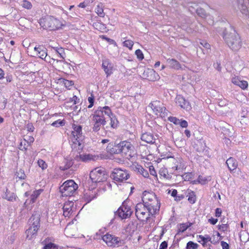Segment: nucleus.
I'll return each instance as SVG.
<instances>
[{
	"mask_svg": "<svg viewBox=\"0 0 249 249\" xmlns=\"http://www.w3.org/2000/svg\"><path fill=\"white\" fill-rule=\"evenodd\" d=\"M158 211L157 206L151 208L143 203H138L135 206V215L137 218L142 221L149 222L150 215H153Z\"/></svg>",
	"mask_w": 249,
	"mask_h": 249,
	"instance_id": "obj_1",
	"label": "nucleus"
},
{
	"mask_svg": "<svg viewBox=\"0 0 249 249\" xmlns=\"http://www.w3.org/2000/svg\"><path fill=\"white\" fill-rule=\"evenodd\" d=\"M223 38L228 46L234 51H238L242 46V41L239 35L233 29L225 30Z\"/></svg>",
	"mask_w": 249,
	"mask_h": 249,
	"instance_id": "obj_2",
	"label": "nucleus"
},
{
	"mask_svg": "<svg viewBox=\"0 0 249 249\" xmlns=\"http://www.w3.org/2000/svg\"><path fill=\"white\" fill-rule=\"evenodd\" d=\"M40 215L39 213H34L29 218L28 223L29 228L26 230V238L32 240L37 234V232L40 228Z\"/></svg>",
	"mask_w": 249,
	"mask_h": 249,
	"instance_id": "obj_3",
	"label": "nucleus"
},
{
	"mask_svg": "<svg viewBox=\"0 0 249 249\" xmlns=\"http://www.w3.org/2000/svg\"><path fill=\"white\" fill-rule=\"evenodd\" d=\"M117 153H121L126 159H130L135 155L134 147L130 142L124 141L120 142L116 146Z\"/></svg>",
	"mask_w": 249,
	"mask_h": 249,
	"instance_id": "obj_4",
	"label": "nucleus"
},
{
	"mask_svg": "<svg viewBox=\"0 0 249 249\" xmlns=\"http://www.w3.org/2000/svg\"><path fill=\"white\" fill-rule=\"evenodd\" d=\"M72 127L73 130L71 131V141L72 142L71 146L72 148H75L77 145L78 149H81L82 148V142L84 137L82 135V127L80 125L73 124Z\"/></svg>",
	"mask_w": 249,
	"mask_h": 249,
	"instance_id": "obj_5",
	"label": "nucleus"
},
{
	"mask_svg": "<svg viewBox=\"0 0 249 249\" xmlns=\"http://www.w3.org/2000/svg\"><path fill=\"white\" fill-rule=\"evenodd\" d=\"M142 200L143 204L151 208H155L157 206L159 211L160 203L154 193L144 191L142 194Z\"/></svg>",
	"mask_w": 249,
	"mask_h": 249,
	"instance_id": "obj_6",
	"label": "nucleus"
},
{
	"mask_svg": "<svg viewBox=\"0 0 249 249\" xmlns=\"http://www.w3.org/2000/svg\"><path fill=\"white\" fill-rule=\"evenodd\" d=\"M39 23L44 29L50 30L57 29L60 25L59 20L53 17H45L40 19Z\"/></svg>",
	"mask_w": 249,
	"mask_h": 249,
	"instance_id": "obj_7",
	"label": "nucleus"
},
{
	"mask_svg": "<svg viewBox=\"0 0 249 249\" xmlns=\"http://www.w3.org/2000/svg\"><path fill=\"white\" fill-rule=\"evenodd\" d=\"M78 188V185L72 180L65 181L60 187V192L63 196H71Z\"/></svg>",
	"mask_w": 249,
	"mask_h": 249,
	"instance_id": "obj_8",
	"label": "nucleus"
},
{
	"mask_svg": "<svg viewBox=\"0 0 249 249\" xmlns=\"http://www.w3.org/2000/svg\"><path fill=\"white\" fill-rule=\"evenodd\" d=\"M89 176L92 182L96 184L104 182L107 178V175L105 170L100 168H96L92 170L90 173Z\"/></svg>",
	"mask_w": 249,
	"mask_h": 249,
	"instance_id": "obj_9",
	"label": "nucleus"
},
{
	"mask_svg": "<svg viewBox=\"0 0 249 249\" xmlns=\"http://www.w3.org/2000/svg\"><path fill=\"white\" fill-rule=\"evenodd\" d=\"M111 177L118 182H124L130 177L128 172L121 168H115L112 171Z\"/></svg>",
	"mask_w": 249,
	"mask_h": 249,
	"instance_id": "obj_10",
	"label": "nucleus"
},
{
	"mask_svg": "<svg viewBox=\"0 0 249 249\" xmlns=\"http://www.w3.org/2000/svg\"><path fill=\"white\" fill-rule=\"evenodd\" d=\"M154 113L160 116L161 118H164L167 116L168 111L163 106H161L160 102L158 101H155L149 104Z\"/></svg>",
	"mask_w": 249,
	"mask_h": 249,
	"instance_id": "obj_11",
	"label": "nucleus"
},
{
	"mask_svg": "<svg viewBox=\"0 0 249 249\" xmlns=\"http://www.w3.org/2000/svg\"><path fill=\"white\" fill-rule=\"evenodd\" d=\"M132 212L130 207L127 205L126 202L124 201L122 206L118 209L116 214L122 219H126L130 217Z\"/></svg>",
	"mask_w": 249,
	"mask_h": 249,
	"instance_id": "obj_12",
	"label": "nucleus"
},
{
	"mask_svg": "<svg viewBox=\"0 0 249 249\" xmlns=\"http://www.w3.org/2000/svg\"><path fill=\"white\" fill-rule=\"evenodd\" d=\"M102 239L108 246L113 247L118 245L120 241L119 238L108 233L104 235Z\"/></svg>",
	"mask_w": 249,
	"mask_h": 249,
	"instance_id": "obj_13",
	"label": "nucleus"
},
{
	"mask_svg": "<svg viewBox=\"0 0 249 249\" xmlns=\"http://www.w3.org/2000/svg\"><path fill=\"white\" fill-rule=\"evenodd\" d=\"M34 50L36 52V55L46 62H50V57L48 56L47 50L43 46L39 45L34 48Z\"/></svg>",
	"mask_w": 249,
	"mask_h": 249,
	"instance_id": "obj_14",
	"label": "nucleus"
},
{
	"mask_svg": "<svg viewBox=\"0 0 249 249\" xmlns=\"http://www.w3.org/2000/svg\"><path fill=\"white\" fill-rule=\"evenodd\" d=\"M233 7L236 10H239L242 14L247 15L248 9L244 3V0H234L233 2Z\"/></svg>",
	"mask_w": 249,
	"mask_h": 249,
	"instance_id": "obj_15",
	"label": "nucleus"
},
{
	"mask_svg": "<svg viewBox=\"0 0 249 249\" xmlns=\"http://www.w3.org/2000/svg\"><path fill=\"white\" fill-rule=\"evenodd\" d=\"M143 76L145 79L150 81H155L160 78L159 74L152 69H148L144 71Z\"/></svg>",
	"mask_w": 249,
	"mask_h": 249,
	"instance_id": "obj_16",
	"label": "nucleus"
},
{
	"mask_svg": "<svg viewBox=\"0 0 249 249\" xmlns=\"http://www.w3.org/2000/svg\"><path fill=\"white\" fill-rule=\"evenodd\" d=\"M176 103L182 108L188 110L191 108L189 102L181 95H177L176 98Z\"/></svg>",
	"mask_w": 249,
	"mask_h": 249,
	"instance_id": "obj_17",
	"label": "nucleus"
},
{
	"mask_svg": "<svg viewBox=\"0 0 249 249\" xmlns=\"http://www.w3.org/2000/svg\"><path fill=\"white\" fill-rule=\"evenodd\" d=\"M93 122H96L99 124H102L103 126L106 124V121L105 117L103 116V112L100 111H96L93 116Z\"/></svg>",
	"mask_w": 249,
	"mask_h": 249,
	"instance_id": "obj_18",
	"label": "nucleus"
},
{
	"mask_svg": "<svg viewBox=\"0 0 249 249\" xmlns=\"http://www.w3.org/2000/svg\"><path fill=\"white\" fill-rule=\"evenodd\" d=\"M74 204L72 201H68L65 203L63 209V215L65 217H70L72 213V207Z\"/></svg>",
	"mask_w": 249,
	"mask_h": 249,
	"instance_id": "obj_19",
	"label": "nucleus"
},
{
	"mask_svg": "<svg viewBox=\"0 0 249 249\" xmlns=\"http://www.w3.org/2000/svg\"><path fill=\"white\" fill-rule=\"evenodd\" d=\"M76 160L82 161H88L89 160H96L99 158L98 156L90 154L79 155L76 157Z\"/></svg>",
	"mask_w": 249,
	"mask_h": 249,
	"instance_id": "obj_20",
	"label": "nucleus"
},
{
	"mask_svg": "<svg viewBox=\"0 0 249 249\" xmlns=\"http://www.w3.org/2000/svg\"><path fill=\"white\" fill-rule=\"evenodd\" d=\"M102 67L107 76L110 75L112 73L113 66L108 60L103 61Z\"/></svg>",
	"mask_w": 249,
	"mask_h": 249,
	"instance_id": "obj_21",
	"label": "nucleus"
},
{
	"mask_svg": "<svg viewBox=\"0 0 249 249\" xmlns=\"http://www.w3.org/2000/svg\"><path fill=\"white\" fill-rule=\"evenodd\" d=\"M141 139L142 141L148 143H154L156 141V139L153 135L149 132L143 133L142 135Z\"/></svg>",
	"mask_w": 249,
	"mask_h": 249,
	"instance_id": "obj_22",
	"label": "nucleus"
},
{
	"mask_svg": "<svg viewBox=\"0 0 249 249\" xmlns=\"http://www.w3.org/2000/svg\"><path fill=\"white\" fill-rule=\"evenodd\" d=\"M226 164L230 171H233L236 169L237 167V162L233 158H229L226 161Z\"/></svg>",
	"mask_w": 249,
	"mask_h": 249,
	"instance_id": "obj_23",
	"label": "nucleus"
},
{
	"mask_svg": "<svg viewBox=\"0 0 249 249\" xmlns=\"http://www.w3.org/2000/svg\"><path fill=\"white\" fill-rule=\"evenodd\" d=\"M3 197L8 201H13L16 200L17 196L14 193L10 192L6 188Z\"/></svg>",
	"mask_w": 249,
	"mask_h": 249,
	"instance_id": "obj_24",
	"label": "nucleus"
},
{
	"mask_svg": "<svg viewBox=\"0 0 249 249\" xmlns=\"http://www.w3.org/2000/svg\"><path fill=\"white\" fill-rule=\"evenodd\" d=\"M167 62L169 66L175 70H179L181 69V65L180 63L175 59H168Z\"/></svg>",
	"mask_w": 249,
	"mask_h": 249,
	"instance_id": "obj_25",
	"label": "nucleus"
},
{
	"mask_svg": "<svg viewBox=\"0 0 249 249\" xmlns=\"http://www.w3.org/2000/svg\"><path fill=\"white\" fill-rule=\"evenodd\" d=\"M96 111L103 112V116L104 117L105 115H107L108 117H111V116H112L113 115L110 107L108 106H105L104 107H100Z\"/></svg>",
	"mask_w": 249,
	"mask_h": 249,
	"instance_id": "obj_26",
	"label": "nucleus"
},
{
	"mask_svg": "<svg viewBox=\"0 0 249 249\" xmlns=\"http://www.w3.org/2000/svg\"><path fill=\"white\" fill-rule=\"evenodd\" d=\"M42 189H39L37 190H36L33 192V194L31 195V199L30 200V203H34L35 202L36 198L38 197V196L40 195L41 193L42 192Z\"/></svg>",
	"mask_w": 249,
	"mask_h": 249,
	"instance_id": "obj_27",
	"label": "nucleus"
},
{
	"mask_svg": "<svg viewBox=\"0 0 249 249\" xmlns=\"http://www.w3.org/2000/svg\"><path fill=\"white\" fill-rule=\"evenodd\" d=\"M49 47H51L53 48L56 53H57L61 58H64L65 54L64 52V50L62 47H53L52 46H49Z\"/></svg>",
	"mask_w": 249,
	"mask_h": 249,
	"instance_id": "obj_28",
	"label": "nucleus"
},
{
	"mask_svg": "<svg viewBox=\"0 0 249 249\" xmlns=\"http://www.w3.org/2000/svg\"><path fill=\"white\" fill-rule=\"evenodd\" d=\"M29 146V144L27 143L26 141H25L24 139L22 140L19 145H18V148L22 151H26L28 147Z\"/></svg>",
	"mask_w": 249,
	"mask_h": 249,
	"instance_id": "obj_29",
	"label": "nucleus"
},
{
	"mask_svg": "<svg viewBox=\"0 0 249 249\" xmlns=\"http://www.w3.org/2000/svg\"><path fill=\"white\" fill-rule=\"evenodd\" d=\"M95 12L100 17H104L105 13L102 5H98L95 9Z\"/></svg>",
	"mask_w": 249,
	"mask_h": 249,
	"instance_id": "obj_30",
	"label": "nucleus"
},
{
	"mask_svg": "<svg viewBox=\"0 0 249 249\" xmlns=\"http://www.w3.org/2000/svg\"><path fill=\"white\" fill-rule=\"evenodd\" d=\"M139 172L144 178H148L149 177V174L148 171L144 169L142 166H139L137 168Z\"/></svg>",
	"mask_w": 249,
	"mask_h": 249,
	"instance_id": "obj_31",
	"label": "nucleus"
},
{
	"mask_svg": "<svg viewBox=\"0 0 249 249\" xmlns=\"http://www.w3.org/2000/svg\"><path fill=\"white\" fill-rule=\"evenodd\" d=\"M109 118L110 119L111 126L114 128L117 127L118 124V121L116 118V117L113 114L112 116H111V117Z\"/></svg>",
	"mask_w": 249,
	"mask_h": 249,
	"instance_id": "obj_32",
	"label": "nucleus"
},
{
	"mask_svg": "<svg viewBox=\"0 0 249 249\" xmlns=\"http://www.w3.org/2000/svg\"><path fill=\"white\" fill-rule=\"evenodd\" d=\"M198 247V245L197 244L193 241H189L187 243L186 248V249H197Z\"/></svg>",
	"mask_w": 249,
	"mask_h": 249,
	"instance_id": "obj_33",
	"label": "nucleus"
},
{
	"mask_svg": "<svg viewBox=\"0 0 249 249\" xmlns=\"http://www.w3.org/2000/svg\"><path fill=\"white\" fill-rule=\"evenodd\" d=\"M196 12L197 15L202 18H205L206 17V13L205 11L202 8H198Z\"/></svg>",
	"mask_w": 249,
	"mask_h": 249,
	"instance_id": "obj_34",
	"label": "nucleus"
},
{
	"mask_svg": "<svg viewBox=\"0 0 249 249\" xmlns=\"http://www.w3.org/2000/svg\"><path fill=\"white\" fill-rule=\"evenodd\" d=\"M16 175L17 176V178L20 179H24L26 177V175L24 171L21 169H20L19 171H17Z\"/></svg>",
	"mask_w": 249,
	"mask_h": 249,
	"instance_id": "obj_35",
	"label": "nucleus"
},
{
	"mask_svg": "<svg viewBox=\"0 0 249 249\" xmlns=\"http://www.w3.org/2000/svg\"><path fill=\"white\" fill-rule=\"evenodd\" d=\"M124 46L128 48L129 49L131 50L134 45L133 41L131 40H126L123 42Z\"/></svg>",
	"mask_w": 249,
	"mask_h": 249,
	"instance_id": "obj_36",
	"label": "nucleus"
},
{
	"mask_svg": "<svg viewBox=\"0 0 249 249\" xmlns=\"http://www.w3.org/2000/svg\"><path fill=\"white\" fill-rule=\"evenodd\" d=\"M21 5L23 7L27 9H30L32 7L31 3L26 0H24L22 1Z\"/></svg>",
	"mask_w": 249,
	"mask_h": 249,
	"instance_id": "obj_37",
	"label": "nucleus"
},
{
	"mask_svg": "<svg viewBox=\"0 0 249 249\" xmlns=\"http://www.w3.org/2000/svg\"><path fill=\"white\" fill-rule=\"evenodd\" d=\"M93 124L92 126V131L94 132H98L101 128V126L102 124H99L96 123V122H93Z\"/></svg>",
	"mask_w": 249,
	"mask_h": 249,
	"instance_id": "obj_38",
	"label": "nucleus"
},
{
	"mask_svg": "<svg viewBox=\"0 0 249 249\" xmlns=\"http://www.w3.org/2000/svg\"><path fill=\"white\" fill-rule=\"evenodd\" d=\"M37 164L38 166L41 168L42 170L46 169L47 167V165L46 162L42 160H39L37 161Z\"/></svg>",
	"mask_w": 249,
	"mask_h": 249,
	"instance_id": "obj_39",
	"label": "nucleus"
},
{
	"mask_svg": "<svg viewBox=\"0 0 249 249\" xmlns=\"http://www.w3.org/2000/svg\"><path fill=\"white\" fill-rule=\"evenodd\" d=\"M135 54L137 55L138 59H139V60H142L144 58L143 54L141 50H137L135 51Z\"/></svg>",
	"mask_w": 249,
	"mask_h": 249,
	"instance_id": "obj_40",
	"label": "nucleus"
},
{
	"mask_svg": "<svg viewBox=\"0 0 249 249\" xmlns=\"http://www.w3.org/2000/svg\"><path fill=\"white\" fill-rule=\"evenodd\" d=\"M88 101L89 103L88 108H90L93 107L94 102V97L92 94H91L90 96L88 97Z\"/></svg>",
	"mask_w": 249,
	"mask_h": 249,
	"instance_id": "obj_41",
	"label": "nucleus"
},
{
	"mask_svg": "<svg viewBox=\"0 0 249 249\" xmlns=\"http://www.w3.org/2000/svg\"><path fill=\"white\" fill-rule=\"evenodd\" d=\"M183 178L185 181H189L193 178V174L192 173H187L182 176Z\"/></svg>",
	"mask_w": 249,
	"mask_h": 249,
	"instance_id": "obj_42",
	"label": "nucleus"
},
{
	"mask_svg": "<svg viewBox=\"0 0 249 249\" xmlns=\"http://www.w3.org/2000/svg\"><path fill=\"white\" fill-rule=\"evenodd\" d=\"M65 124V123L63 121L57 120L54 121L52 124V125L53 126L59 127L60 126H63Z\"/></svg>",
	"mask_w": 249,
	"mask_h": 249,
	"instance_id": "obj_43",
	"label": "nucleus"
},
{
	"mask_svg": "<svg viewBox=\"0 0 249 249\" xmlns=\"http://www.w3.org/2000/svg\"><path fill=\"white\" fill-rule=\"evenodd\" d=\"M23 139L26 141L27 143H28L29 145H30V144L34 141V138L32 136H24Z\"/></svg>",
	"mask_w": 249,
	"mask_h": 249,
	"instance_id": "obj_44",
	"label": "nucleus"
},
{
	"mask_svg": "<svg viewBox=\"0 0 249 249\" xmlns=\"http://www.w3.org/2000/svg\"><path fill=\"white\" fill-rule=\"evenodd\" d=\"M57 246L55 244L50 243L46 244L44 247L43 249H56Z\"/></svg>",
	"mask_w": 249,
	"mask_h": 249,
	"instance_id": "obj_45",
	"label": "nucleus"
},
{
	"mask_svg": "<svg viewBox=\"0 0 249 249\" xmlns=\"http://www.w3.org/2000/svg\"><path fill=\"white\" fill-rule=\"evenodd\" d=\"M189 227V226L186 224H182L180 225L178 228V232H184Z\"/></svg>",
	"mask_w": 249,
	"mask_h": 249,
	"instance_id": "obj_46",
	"label": "nucleus"
},
{
	"mask_svg": "<svg viewBox=\"0 0 249 249\" xmlns=\"http://www.w3.org/2000/svg\"><path fill=\"white\" fill-rule=\"evenodd\" d=\"M241 89H246L248 86V83L247 81H244V80H240V83L239 84V86Z\"/></svg>",
	"mask_w": 249,
	"mask_h": 249,
	"instance_id": "obj_47",
	"label": "nucleus"
},
{
	"mask_svg": "<svg viewBox=\"0 0 249 249\" xmlns=\"http://www.w3.org/2000/svg\"><path fill=\"white\" fill-rule=\"evenodd\" d=\"M168 120L171 122L175 124H178L179 123L180 119L175 117H170L168 118Z\"/></svg>",
	"mask_w": 249,
	"mask_h": 249,
	"instance_id": "obj_48",
	"label": "nucleus"
},
{
	"mask_svg": "<svg viewBox=\"0 0 249 249\" xmlns=\"http://www.w3.org/2000/svg\"><path fill=\"white\" fill-rule=\"evenodd\" d=\"M198 183H200L201 184H205L207 182V179L205 177H203L201 176H199L198 178Z\"/></svg>",
	"mask_w": 249,
	"mask_h": 249,
	"instance_id": "obj_49",
	"label": "nucleus"
},
{
	"mask_svg": "<svg viewBox=\"0 0 249 249\" xmlns=\"http://www.w3.org/2000/svg\"><path fill=\"white\" fill-rule=\"evenodd\" d=\"M199 238H200L201 240L203 241L204 242L210 241L211 240V237L208 235H205V236L200 235H199Z\"/></svg>",
	"mask_w": 249,
	"mask_h": 249,
	"instance_id": "obj_50",
	"label": "nucleus"
},
{
	"mask_svg": "<svg viewBox=\"0 0 249 249\" xmlns=\"http://www.w3.org/2000/svg\"><path fill=\"white\" fill-rule=\"evenodd\" d=\"M5 79L7 80V82L3 81L2 83L5 85H7L8 83H10L13 81V76L11 74H7L5 77Z\"/></svg>",
	"mask_w": 249,
	"mask_h": 249,
	"instance_id": "obj_51",
	"label": "nucleus"
},
{
	"mask_svg": "<svg viewBox=\"0 0 249 249\" xmlns=\"http://www.w3.org/2000/svg\"><path fill=\"white\" fill-rule=\"evenodd\" d=\"M182 127L186 128L188 126V123L186 121L183 120H180L179 124Z\"/></svg>",
	"mask_w": 249,
	"mask_h": 249,
	"instance_id": "obj_52",
	"label": "nucleus"
},
{
	"mask_svg": "<svg viewBox=\"0 0 249 249\" xmlns=\"http://www.w3.org/2000/svg\"><path fill=\"white\" fill-rule=\"evenodd\" d=\"M213 67L218 71L220 72L221 71L222 67L219 62H216V63H214L213 64Z\"/></svg>",
	"mask_w": 249,
	"mask_h": 249,
	"instance_id": "obj_53",
	"label": "nucleus"
},
{
	"mask_svg": "<svg viewBox=\"0 0 249 249\" xmlns=\"http://www.w3.org/2000/svg\"><path fill=\"white\" fill-rule=\"evenodd\" d=\"M196 200L195 196L194 194L190 195L188 198V201L191 203L194 204Z\"/></svg>",
	"mask_w": 249,
	"mask_h": 249,
	"instance_id": "obj_54",
	"label": "nucleus"
},
{
	"mask_svg": "<svg viewBox=\"0 0 249 249\" xmlns=\"http://www.w3.org/2000/svg\"><path fill=\"white\" fill-rule=\"evenodd\" d=\"M26 128L27 131L29 132H33L35 129V127L33 125L30 123L27 124Z\"/></svg>",
	"mask_w": 249,
	"mask_h": 249,
	"instance_id": "obj_55",
	"label": "nucleus"
},
{
	"mask_svg": "<svg viewBox=\"0 0 249 249\" xmlns=\"http://www.w3.org/2000/svg\"><path fill=\"white\" fill-rule=\"evenodd\" d=\"M228 226L227 224H222L219 226L218 229L223 231H226L227 230Z\"/></svg>",
	"mask_w": 249,
	"mask_h": 249,
	"instance_id": "obj_56",
	"label": "nucleus"
},
{
	"mask_svg": "<svg viewBox=\"0 0 249 249\" xmlns=\"http://www.w3.org/2000/svg\"><path fill=\"white\" fill-rule=\"evenodd\" d=\"M167 243L166 241L162 242L160 246L159 249H166L167 248Z\"/></svg>",
	"mask_w": 249,
	"mask_h": 249,
	"instance_id": "obj_57",
	"label": "nucleus"
},
{
	"mask_svg": "<svg viewBox=\"0 0 249 249\" xmlns=\"http://www.w3.org/2000/svg\"><path fill=\"white\" fill-rule=\"evenodd\" d=\"M221 245L223 249H229V245L226 242L221 241Z\"/></svg>",
	"mask_w": 249,
	"mask_h": 249,
	"instance_id": "obj_58",
	"label": "nucleus"
},
{
	"mask_svg": "<svg viewBox=\"0 0 249 249\" xmlns=\"http://www.w3.org/2000/svg\"><path fill=\"white\" fill-rule=\"evenodd\" d=\"M222 213V210L220 208H216L215 209V216L216 217H220Z\"/></svg>",
	"mask_w": 249,
	"mask_h": 249,
	"instance_id": "obj_59",
	"label": "nucleus"
},
{
	"mask_svg": "<svg viewBox=\"0 0 249 249\" xmlns=\"http://www.w3.org/2000/svg\"><path fill=\"white\" fill-rule=\"evenodd\" d=\"M218 221V219L216 218H213V217H211V218L209 219L208 221L212 225H215Z\"/></svg>",
	"mask_w": 249,
	"mask_h": 249,
	"instance_id": "obj_60",
	"label": "nucleus"
},
{
	"mask_svg": "<svg viewBox=\"0 0 249 249\" xmlns=\"http://www.w3.org/2000/svg\"><path fill=\"white\" fill-rule=\"evenodd\" d=\"M64 84L66 86V87H70L72 85H73V82L69 80H65L64 82Z\"/></svg>",
	"mask_w": 249,
	"mask_h": 249,
	"instance_id": "obj_61",
	"label": "nucleus"
},
{
	"mask_svg": "<svg viewBox=\"0 0 249 249\" xmlns=\"http://www.w3.org/2000/svg\"><path fill=\"white\" fill-rule=\"evenodd\" d=\"M200 44L205 48L210 49V45L205 41H203V42H200Z\"/></svg>",
	"mask_w": 249,
	"mask_h": 249,
	"instance_id": "obj_62",
	"label": "nucleus"
},
{
	"mask_svg": "<svg viewBox=\"0 0 249 249\" xmlns=\"http://www.w3.org/2000/svg\"><path fill=\"white\" fill-rule=\"evenodd\" d=\"M240 80H239L238 78H234L232 79V82L237 86H239V84L240 83Z\"/></svg>",
	"mask_w": 249,
	"mask_h": 249,
	"instance_id": "obj_63",
	"label": "nucleus"
},
{
	"mask_svg": "<svg viewBox=\"0 0 249 249\" xmlns=\"http://www.w3.org/2000/svg\"><path fill=\"white\" fill-rule=\"evenodd\" d=\"M77 97L75 95L73 96L72 98L70 99V101H71L72 102H73V104H77Z\"/></svg>",
	"mask_w": 249,
	"mask_h": 249,
	"instance_id": "obj_64",
	"label": "nucleus"
}]
</instances>
